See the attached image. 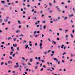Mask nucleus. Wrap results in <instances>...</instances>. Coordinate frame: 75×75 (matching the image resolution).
<instances>
[{
  "label": "nucleus",
  "mask_w": 75,
  "mask_h": 75,
  "mask_svg": "<svg viewBox=\"0 0 75 75\" xmlns=\"http://www.w3.org/2000/svg\"><path fill=\"white\" fill-rule=\"evenodd\" d=\"M53 59H54V61H56V62H58V65H59V64H60V61H58V59H57L56 58H53Z\"/></svg>",
  "instance_id": "1"
},
{
  "label": "nucleus",
  "mask_w": 75,
  "mask_h": 75,
  "mask_svg": "<svg viewBox=\"0 0 75 75\" xmlns=\"http://www.w3.org/2000/svg\"><path fill=\"white\" fill-rule=\"evenodd\" d=\"M39 46L40 47V49H42V43H40L39 44Z\"/></svg>",
  "instance_id": "2"
},
{
  "label": "nucleus",
  "mask_w": 75,
  "mask_h": 75,
  "mask_svg": "<svg viewBox=\"0 0 75 75\" xmlns=\"http://www.w3.org/2000/svg\"><path fill=\"white\" fill-rule=\"evenodd\" d=\"M7 19H5L4 21H5V22H7V21L8 20V17H6Z\"/></svg>",
  "instance_id": "3"
},
{
  "label": "nucleus",
  "mask_w": 75,
  "mask_h": 75,
  "mask_svg": "<svg viewBox=\"0 0 75 75\" xmlns=\"http://www.w3.org/2000/svg\"><path fill=\"white\" fill-rule=\"evenodd\" d=\"M19 67H20V68H19V69L20 70V71H21V68H22V67H21V65H20Z\"/></svg>",
  "instance_id": "4"
},
{
  "label": "nucleus",
  "mask_w": 75,
  "mask_h": 75,
  "mask_svg": "<svg viewBox=\"0 0 75 75\" xmlns=\"http://www.w3.org/2000/svg\"><path fill=\"white\" fill-rule=\"evenodd\" d=\"M23 66H26V64H25L24 63H23L22 64Z\"/></svg>",
  "instance_id": "5"
},
{
  "label": "nucleus",
  "mask_w": 75,
  "mask_h": 75,
  "mask_svg": "<svg viewBox=\"0 0 75 75\" xmlns=\"http://www.w3.org/2000/svg\"><path fill=\"white\" fill-rule=\"evenodd\" d=\"M20 30H17L16 31V33H20Z\"/></svg>",
  "instance_id": "6"
},
{
  "label": "nucleus",
  "mask_w": 75,
  "mask_h": 75,
  "mask_svg": "<svg viewBox=\"0 0 75 75\" xmlns=\"http://www.w3.org/2000/svg\"><path fill=\"white\" fill-rule=\"evenodd\" d=\"M53 40H52V43H53V44H57V42H56L53 41Z\"/></svg>",
  "instance_id": "7"
},
{
  "label": "nucleus",
  "mask_w": 75,
  "mask_h": 75,
  "mask_svg": "<svg viewBox=\"0 0 75 75\" xmlns=\"http://www.w3.org/2000/svg\"><path fill=\"white\" fill-rule=\"evenodd\" d=\"M19 67V66L17 65V66H14V68H18Z\"/></svg>",
  "instance_id": "8"
},
{
  "label": "nucleus",
  "mask_w": 75,
  "mask_h": 75,
  "mask_svg": "<svg viewBox=\"0 0 75 75\" xmlns=\"http://www.w3.org/2000/svg\"><path fill=\"white\" fill-rule=\"evenodd\" d=\"M74 16L73 14H71L69 15V17H72Z\"/></svg>",
  "instance_id": "9"
},
{
  "label": "nucleus",
  "mask_w": 75,
  "mask_h": 75,
  "mask_svg": "<svg viewBox=\"0 0 75 75\" xmlns=\"http://www.w3.org/2000/svg\"><path fill=\"white\" fill-rule=\"evenodd\" d=\"M13 47H17V43H16L15 44V45H14V44H13Z\"/></svg>",
  "instance_id": "10"
},
{
  "label": "nucleus",
  "mask_w": 75,
  "mask_h": 75,
  "mask_svg": "<svg viewBox=\"0 0 75 75\" xmlns=\"http://www.w3.org/2000/svg\"><path fill=\"white\" fill-rule=\"evenodd\" d=\"M53 21H58V19H54L53 20Z\"/></svg>",
  "instance_id": "11"
},
{
  "label": "nucleus",
  "mask_w": 75,
  "mask_h": 75,
  "mask_svg": "<svg viewBox=\"0 0 75 75\" xmlns=\"http://www.w3.org/2000/svg\"><path fill=\"white\" fill-rule=\"evenodd\" d=\"M71 57H73V56H74V54L71 53Z\"/></svg>",
  "instance_id": "12"
},
{
  "label": "nucleus",
  "mask_w": 75,
  "mask_h": 75,
  "mask_svg": "<svg viewBox=\"0 0 75 75\" xmlns=\"http://www.w3.org/2000/svg\"><path fill=\"white\" fill-rule=\"evenodd\" d=\"M1 2L2 3H3V4H5V1H1Z\"/></svg>",
  "instance_id": "13"
},
{
  "label": "nucleus",
  "mask_w": 75,
  "mask_h": 75,
  "mask_svg": "<svg viewBox=\"0 0 75 75\" xmlns=\"http://www.w3.org/2000/svg\"><path fill=\"white\" fill-rule=\"evenodd\" d=\"M28 54H30V53H33V51H30H30H28Z\"/></svg>",
  "instance_id": "14"
},
{
  "label": "nucleus",
  "mask_w": 75,
  "mask_h": 75,
  "mask_svg": "<svg viewBox=\"0 0 75 75\" xmlns=\"http://www.w3.org/2000/svg\"><path fill=\"white\" fill-rule=\"evenodd\" d=\"M36 33H37V31H35L34 32V34L33 35L34 36H35V34H36Z\"/></svg>",
  "instance_id": "15"
},
{
  "label": "nucleus",
  "mask_w": 75,
  "mask_h": 75,
  "mask_svg": "<svg viewBox=\"0 0 75 75\" xmlns=\"http://www.w3.org/2000/svg\"><path fill=\"white\" fill-rule=\"evenodd\" d=\"M70 36L71 38H74V36H73V35H72V34H70Z\"/></svg>",
  "instance_id": "16"
},
{
  "label": "nucleus",
  "mask_w": 75,
  "mask_h": 75,
  "mask_svg": "<svg viewBox=\"0 0 75 75\" xmlns=\"http://www.w3.org/2000/svg\"><path fill=\"white\" fill-rule=\"evenodd\" d=\"M45 28H46V26L45 25L43 26L44 30H45Z\"/></svg>",
  "instance_id": "17"
},
{
  "label": "nucleus",
  "mask_w": 75,
  "mask_h": 75,
  "mask_svg": "<svg viewBox=\"0 0 75 75\" xmlns=\"http://www.w3.org/2000/svg\"><path fill=\"white\" fill-rule=\"evenodd\" d=\"M38 59L39 61H41V57H39L38 58Z\"/></svg>",
  "instance_id": "18"
},
{
  "label": "nucleus",
  "mask_w": 75,
  "mask_h": 75,
  "mask_svg": "<svg viewBox=\"0 0 75 75\" xmlns=\"http://www.w3.org/2000/svg\"><path fill=\"white\" fill-rule=\"evenodd\" d=\"M27 42V41H25V40H24L23 42H22V43L23 44H24V43H26Z\"/></svg>",
  "instance_id": "19"
},
{
  "label": "nucleus",
  "mask_w": 75,
  "mask_h": 75,
  "mask_svg": "<svg viewBox=\"0 0 75 75\" xmlns=\"http://www.w3.org/2000/svg\"><path fill=\"white\" fill-rule=\"evenodd\" d=\"M18 23L19 24H21V22H20V21L19 20L18 21Z\"/></svg>",
  "instance_id": "20"
},
{
  "label": "nucleus",
  "mask_w": 75,
  "mask_h": 75,
  "mask_svg": "<svg viewBox=\"0 0 75 75\" xmlns=\"http://www.w3.org/2000/svg\"><path fill=\"white\" fill-rule=\"evenodd\" d=\"M60 17H58V18H57V19H56L57 20V21H58V20H60Z\"/></svg>",
  "instance_id": "21"
},
{
  "label": "nucleus",
  "mask_w": 75,
  "mask_h": 75,
  "mask_svg": "<svg viewBox=\"0 0 75 75\" xmlns=\"http://www.w3.org/2000/svg\"><path fill=\"white\" fill-rule=\"evenodd\" d=\"M28 45H27L25 47V49H27V48H28Z\"/></svg>",
  "instance_id": "22"
},
{
  "label": "nucleus",
  "mask_w": 75,
  "mask_h": 75,
  "mask_svg": "<svg viewBox=\"0 0 75 75\" xmlns=\"http://www.w3.org/2000/svg\"><path fill=\"white\" fill-rule=\"evenodd\" d=\"M13 52H10V55H12V54H13Z\"/></svg>",
  "instance_id": "23"
},
{
  "label": "nucleus",
  "mask_w": 75,
  "mask_h": 75,
  "mask_svg": "<svg viewBox=\"0 0 75 75\" xmlns=\"http://www.w3.org/2000/svg\"><path fill=\"white\" fill-rule=\"evenodd\" d=\"M57 10H58V11H59V12L61 11V10H60V9H59V8H58Z\"/></svg>",
  "instance_id": "24"
},
{
  "label": "nucleus",
  "mask_w": 75,
  "mask_h": 75,
  "mask_svg": "<svg viewBox=\"0 0 75 75\" xmlns=\"http://www.w3.org/2000/svg\"><path fill=\"white\" fill-rule=\"evenodd\" d=\"M13 39V40L14 41H16V38H14Z\"/></svg>",
  "instance_id": "25"
},
{
  "label": "nucleus",
  "mask_w": 75,
  "mask_h": 75,
  "mask_svg": "<svg viewBox=\"0 0 75 75\" xmlns=\"http://www.w3.org/2000/svg\"><path fill=\"white\" fill-rule=\"evenodd\" d=\"M30 62H32L33 61V59H30Z\"/></svg>",
  "instance_id": "26"
},
{
  "label": "nucleus",
  "mask_w": 75,
  "mask_h": 75,
  "mask_svg": "<svg viewBox=\"0 0 75 75\" xmlns=\"http://www.w3.org/2000/svg\"><path fill=\"white\" fill-rule=\"evenodd\" d=\"M64 47V45H62V46H61V48H62V49H63L64 48V47Z\"/></svg>",
  "instance_id": "27"
},
{
  "label": "nucleus",
  "mask_w": 75,
  "mask_h": 75,
  "mask_svg": "<svg viewBox=\"0 0 75 75\" xmlns=\"http://www.w3.org/2000/svg\"><path fill=\"white\" fill-rule=\"evenodd\" d=\"M19 37H21V36L23 37V36H24V35L22 34H21V35H19Z\"/></svg>",
  "instance_id": "28"
},
{
  "label": "nucleus",
  "mask_w": 75,
  "mask_h": 75,
  "mask_svg": "<svg viewBox=\"0 0 75 75\" xmlns=\"http://www.w3.org/2000/svg\"><path fill=\"white\" fill-rule=\"evenodd\" d=\"M0 23H1V22H2V21H3V20L1 19H0Z\"/></svg>",
  "instance_id": "29"
},
{
  "label": "nucleus",
  "mask_w": 75,
  "mask_h": 75,
  "mask_svg": "<svg viewBox=\"0 0 75 75\" xmlns=\"http://www.w3.org/2000/svg\"><path fill=\"white\" fill-rule=\"evenodd\" d=\"M10 39H11V40L12 39V38H11L9 37V38H8V40H10Z\"/></svg>",
  "instance_id": "30"
},
{
  "label": "nucleus",
  "mask_w": 75,
  "mask_h": 75,
  "mask_svg": "<svg viewBox=\"0 0 75 75\" xmlns=\"http://www.w3.org/2000/svg\"><path fill=\"white\" fill-rule=\"evenodd\" d=\"M66 52H64L63 54V55H66Z\"/></svg>",
  "instance_id": "31"
},
{
  "label": "nucleus",
  "mask_w": 75,
  "mask_h": 75,
  "mask_svg": "<svg viewBox=\"0 0 75 75\" xmlns=\"http://www.w3.org/2000/svg\"><path fill=\"white\" fill-rule=\"evenodd\" d=\"M52 54H54V53H55V51H52Z\"/></svg>",
  "instance_id": "32"
},
{
  "label": "nucleus",
  "mask_w": 75,
  "mask_h": 75,
  "mask_svg": "<svg viewBox=\"0 0 75 75\" xmlns=\"http://www.w3.org/2000/svg\"><path fill=\"white\" fill-rule=\"evenodd\" d=\"M52 11L51 10H50L49 12V13H52Z\"/></svg>",
  "instance_id": "33"
},
{
  "label": "nucleus",
  "mask_w": 75,
  "mask_h": 75,
  "mask_svg": "<svg viewBox=\"0 0 75 75\" xmlns=\"http://www.w3.org/2000/svg\"><path fill=\"white\" fill-rule=\"evenodd\" d=\"M42 63H41L40 65V67H41V66H42Z\"/></svg>",
  "instance_id": "34"
},
{
  "label": "nucleus",
  "mask_w": 75,
  "mask_h": 75,
  "mask_svg": "<svg viewBox=\"0 0 75 75\" xmlns=\"http://www.w3.org/2000/svg\"><path fill=\"white\" fill-rule=\"evenodd\" d=\"M43 53H45V55L46 54H47V52H43Z\"/></svg>",
  "instance_id": "35"
},
{
  "label": "nucleus",
  "mask_w": 75,
  "mask_h": 75,
  "mask_svg": "<svg viewBox=\"0 0 75 75\" xmlns=\"http://www.w3.org/2000/svg\"><path fill=\"white\" fill-rule=\"evenodd\" d=\"M63 71L64 72H65V71H66V69H63Z\"/></svg>",
  "instance_id": "36"
},
{
  "label": "nucleus",
  "mask_w": 75,
  "mask_h": 75,
  "mask_svg": "<svg viewBox=\"0 0 75 75\" xmlns=\"http://www.w3.org/2000/svg\"><path fill=\"white\" fill-rule=\"evenodd\" d=\"M15 56V53L13 54V55H12V57H14V56Z\"/></svg>",
  "instance_id": "37"
},
{
  "label": "nucleus",
  "mask_w": 75,
  "mask_h": 75,
  "mask_svg": "<svg viewBox=\"0 0 75 75\" xmlns=\"http://www.w3.org/2000/svg\"><path fill=\"white\" fill-rule=\"evenodd\" d=\"M43 70H44V69H43V68H42V69H40L41 71H43Z\"/></svg>",
  "instance_id": "38"
},
{
  "label": "nucleus",
  "mask_w": 75,
  "mask_h": 75,
  "mask_svg": "<svg viewBox=\"0 0 75 75\" xmlns=\"http://www.w3.org/2000/svg\"><path fill=\"white\" fill-rule=\"evenodd\" d=\"M3 64H4V63L3 62H2L1 63V65H3Z\"/></svg>",
  "instance_id": "39"
},
{
  "label": "nucleus",
  "mask_w": 75,
  "mask_h": 75,
  "mask_svg": "<svg viewBox=\"0 0 75 75\" xmlns=\"http://www.w3.org/2000/svg\"><path fill=\"white\" fill-rule=\"evenodd\" d=\"M34 9H33L31 11L32 12H34Z\"/></svg>",
  "instance_id": "40"
},
{
  "label": "nucleus",
  "mask_w": 75,
  "mask_h": 75,
  "mask_svg": "<svg viewBox=\"0 0 75 75\" xmlns=\"http://www.w3.org/2000/svg\"><path fill=\"white\" fill-rule=\"evenodd\" d=\"M17 51H18L19 50V47H17Z\"/></svg>",
  "instance_id": "41"
},
{
  "label": "nucleus",
  "mask_w": 75,
  "mask_h": 75,
  "mask_svg": "<svg viewBox=\"0 0 75 75\" xmlns=\"http://www.w3.org/2000/svg\"><path fill=\"white\" fill-rule=\"evenodd\" d=\"M67 17H65V18H64V19L65 20H67Z\"/></svg>",
  "instance_id": "42"
},
{
  "label": "nucleus",
  "mask_w": 75,
  "mask_h": 75,
  "mask_svg": "<svg viewBox=\"0 0 75 75\" xmlns=\"http://www.w3.org/2000/svg\"><path fill=\"white\" fill-rule=\"evenodd\" d=\"M37 43H36L35 45V46H37Z\"/></svg>",
  "instance_id": "43"
},
{
  "label": "nucleus",
  "mask_w": 75,
  "mask_h": 75,
  "mask_svg": "<svg viewBox=\"0 0 75 75\" xmlns=\"http://www.w3.org/2000/svg\"><path fill=\"white\" fill-rule=\"evenodd\" d=\"M38 64H39V63H38V62H37L36 63V65H37Z\"/></svg>",
  "instance_id": "44"
},
{
  "label": "nucleus",
  "mask_w": 75,
  "mask_h": 75,
  "mask_svg": "<svg viewBox=\"0 0 75 75\" xmlns=\"http://www.w3.org/2000/svg\"><path fill=\"white\" fill-rule=\"evenodd\" d=\"M48 31H50V32H52V30H51V29H49L48 30H47Z\"/></svg>",
  "instance_id": "45"
},
{
  "label": "nucleus",
  "mask_w": 75,
  "mask_h": 75,
  "mask_svg": "<svg viewBox=\"0 0 75 75\" xmlns=\"http://www.w3.org/2000/svg\"><path fill=\"white\" fill-rule=\"evenodd\" d=\"M18 3V1H15V3Z\"/></svg>",
  "instance_id": "46"
},
{
  "label": "nucleus",
  "mask_w": 75,
  "mask_h": 75,
  "mask_svg": "<svg viewBox=\"0 0 75 75\" xmlns=\"http://www.w3.org/2000/svg\"><path fill=\"white\" fill-rule=\"evenodd\" d=\"M9 59H12V57H11L10 56L9 57Z\"/></svg>",
  "instance_id": "47"
},
{
  "label": "nucleus",
  "mask_w": 75,
  "mask_h": 75,
  "mask_svg": "<svg viewBox=\"0 0 75 75\" xmlns=\"http://www.w3.org/2000/svg\"><path fill=\"white\" fill-rule=\"evenodd\" d=\"M2 25H4V23H2Z\"/></svg>",
  "instance_id": "48"
},
{
  "label": "nucleus",
  "mask_w": 75,
  "mask_h": 75,
  "mask_svg": "<svg viewBox=\"0 0 75 75\" xmlns=\"http://www.w3.org/2000/svg\"><path fill=\"white\" fill-rule=\"evenodd\" d=\"M44 15L43 14L42 15V16H41V17H44Z\"/></svg>",
  "instance_id": "49"
},
{
  "label": "nucleus",
  "mask_w": 75,
  "mask_h": 75,
  "mask_svg": "<svg viewBox=\"0 0 75 75\" xmlns=\"http://www.w3.org/2000/svg\"><path fill=\"white\" fill-rule=\"evenodd\" d=\"M59 30H60V31H62V29L61 28H60L59 29Z\"/></svg>",
  "instance_id": "50"
},
{
  "label": "nucleus",
  "mask_w": 75,
  "mask_h": 75,
  "mask_svg": "<svg viewBox=\"0 0 75 75\" xmlns=\"http://www.w3.org/2000/svg\"><path fill=\"white\" fill-rule=\"evenodd\" d=\"M42 23H45V21H42Z\"/></svg>",
  "instance_id": "51"
},
{
  "label": "nucleus",
  "mask_w": 75,
  "mask_h": 75,
  "mask_svg": "<svg viewBox=\"0 0 75 75\" xmlns=\"http://www.w3.org/2000/svg\"><path fill=\"white\" fill-rule=\"evenodd\" d=\"M51 52V50H49L47 51V53H48L49 52Z\"/></svg>",
  "instance_id": "52"
},
{
  "label": "nucleus",
  "mask_w": 75,
  "mask_h": 75,
  "mask_svg": "<svg viewBox=\"0 0 75 75\" xmlns=\"http://www.w3.org/2000/svg\"><path fill=\"white\" fill-rule=\"evenodd\" d=\"M62 13H64H64H65V11H62Z\"/></svg>",
  "instance_id": "53"
},
{
  "label": "nucleus",
  "mask_w": 75,
  "mask_h": 75,
  "mask_svg": "<svg viewBox=\"0 0 75 75\" xmlns=\"http://www.w3.org/2000/svg\"><path fill=\"white\" fill-rule=\"evenodd\" d=\"M38 68V66H36L35 67V69H36Z\"/></svg>",
  "instance_id": "54"
},
{
  "label": "nucleus",
  "mask_w": 75,
  "mask_h": 75,
  "mask_svg": "<svg viewBox=\"0 0 75 75\" xmlns=\"http://www.w3.org/2000/svg\"><path fill=\"white\" fill-rule=\"evenodd\" d=\"M40 13L41 14H42V11H40Z\"/></svg>",
  "instance_id": "55"
},
{
  "label": "nucleus",
  "mask_w": 75,
  "mask_h": 75,
  "mask_svg": "<svg viewBox=\"0 0 75 75\" xmlns=\"http://www.w3.org/2000/svg\"><path fill=\"white\" fill-rule=\"evenodd\" d=\"M11 62V61H8V64H10Z\"/></svg>",
  "instance_id": "56"
},
{
  "label": "nucleus",
  "mask_w": 75,
  "mask_h": 75,
  "mask_svg": "<svg viewBox=\"0 0 75 75\" xmlns=\"http://www.w3.org/2000/svg\"><path fill=\"white\" fill-rule=\"evenodd\" d=\"M43 68H46V67L44 65H43Z\"/></svg>",
  "instance_id": "57"
},
{
  "label": "nucleus",
  "mask_w": 75,
  "mask_h": 75,
  "mask_svg": "<svg viewBox=\"0 0 75 75\" xmlns=\"http://www.w3.org/2000/svg\"><path fill=\"white\" fill-rule=\"evenodd\" d=\"M35 37H37L38 36V35H35Z\"/></svg>",
  "instance_id": "58"
},
{
  "label": "nucleus",
  "mask_w": 75,
  "mask_h": 75,
  "mask_svg": "<svg viewBox=\"0 0 75 75\" xmlns=\"http://www.w3.org/2000/svg\"><path fill=\"white\" fill-rule=\"evenodd\" d=\"M40 30H42V28H41V26L40 27Z\"/></svg>",
  "instance_id": "59"
},
{
  "label": "nucleus",
  "mask_w": 75,
  "mask_h": 75,
  "mask_svg": "<svg viewBox=\"0 0 75 75\" xmlns=\"http://www.w3.org/2000/svg\"><path fill=\"white\" fill-rule=\"evenodd\" d=\"M16 55H18V52H16Z\"/></svg>",
  "instance_id": "60"
},
{
  "label": "nucleus",
  "mask_w": 75,
  "mask_h": 75,
  "mask_svg": "<svg viewBox=\"0 0 75 75\" xmlns=\"http://www.w3.org/2000/svg\"><path fill=\"white\" fill-rule=\"evenodd\" d=\"M65 32H68V30H65Z\"/></svg>",
  "instance_id": "61"
},
{
  "label": "nucleus",
  "mask_w": 75,
  "mask_h": 75,
  "mask_svg": "<svg viewBox=\"0 0 75 75\" xmlns=\"http://www.w3.org/2000/svg\"><path fill=\"white\" fill-rule=\"evenodd\" d=\"M62 62L63 63H64V62H65V61L64 60H62Z\"/></svg>",
  "instance_id": "62"
},
{
  "label": "nucleus",
  "mask_w": 75,
  "mask_h": 75,
  "mask_svg": "<svg viewBox=\"0 0 75 75\" xmlns=\"http://www.w3.org/2000/svg\"><path fill=\"white\" fill-rule=\"evenodd\" d=\"M49 5H50V6H52V4H51L50 3H49Z\"/></svg>",
  "instance_id": "63"
},
{
  "label": "nucleus",
  "mask_w": 75,
  "mask_h": 75,
  "mask_svg": "<svg viewBox=\"0 0 75 75\" xmlns=\"http://www.w3.org/2000/svg\"><path fill=\"white\" fill-rule=\"evenodd\" d=\"M62 58H65V56H62Z\"/></svg>",
  "instance_id": "64"
}]
</instances>
